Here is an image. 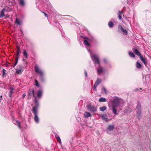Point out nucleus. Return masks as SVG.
Returning a JSON list of instances; mask_svg holds the SVG:
<instances>
[{"instance_id":"obj_1","label":"nucleus","mask_w":151,"mask_h":151,"mask_svg":"<svg viewBox=\"0 0 151 151\" xmlns=\"http://www.w3.org/2000/svg\"><path fill=\"white\" fill-rule=\"evenodd\" d=\"M32 94L35 98V106L33 107L32 111L34 115V119L36 123H38L39 122V119L38 116V108L39 106V103L37 100L36 96L35 95V90L34 89H33L32 91H29L28 95L29 96H31Z\"/></svg>"},{"instance_id":"obj_2","label":"nucleus","mask_w":151,"mask_h":151,"mask_svg":"<svg viewBox=\"0 0 151 151\" xmlns=\"http://www.w3.org/2000/svg\"><path fill=\"white\" fill-rule=\"evenodd\" d=\"M86 48L88 50V52L90 54L91 59L93 61L94 64H97L99 65H100V62L98 56L96 54H92L91 51L89 49L88 50L87 47Z\"/></svg>"},{"instance_id":"obj_3","label":"nucleus","mask_w":151,"mask_h":151,"mask_svg":"<svg viewBox=\"0 0 151 151\" xmlns=\"http://www.w3.org/2000/svg\"><path fill=\"white\" fill-rule=\"evenodd\" d=\"M137 110V117L139 120L141 117V106L140 102H138L137 105L136 107Z\"/></svg>"},{"instance_id":"obj_4","label":"nucleus","mask_w":151,"mask_h":151,"mask_svg":"<svg viewBox=\"0 0 151 151\" xmlns=\"http://www.w3.org/2000/svg\"><path fill=\"white\" fill-rule=\"evenodd\" d=\"M35 72L39 74L41 78H42L44 76V73L43 71L41 70L39 66L35 65Z\"/></svg>"},{"instance_id":"obj_5","label":"nucleus","mask_w":151,"mask_h":151,"mask_svg":"<svg viewBox=\"0 0 151 151\" xmlns=\"http://www.w3.org/2000/svg\"><path fill=\"white\" fill-rule=\"evenodd\" d=\"M86 107L88 111L93 113L97 111L96 107L92 104H88Z\"/></svg>"},{"instance_id":"obj_6","label":"nucleus","mask_w":151,"mask_h":151,"mask_svg":"<svg viewBox=\"0 0 151 151\" xmlns=\"http://www.w3.org/2000/svg\"><path fill=\"white\" fill-rule=\"evenodd\" d=\"M119 100L118 99H114L112 102V107H118L119 106Z\"/></svg>"},{"instance_id":"obj_7","label":"nucleus","mask_w":151,"mask_h":151,"mask_svg":"<svg viewBox=\"0 0 151 151\" xmlns=\"http://www.w3.org/2000/svg\"><path fill=\"white\" fill-rule=\"evenodd\" d=\"M118 28L119 31L122 32V34H123L125 35H127V30L124 29L121 25H118Z\"/></svg>"},{"instance_id":"obj_8","label":"nucleus","mask_w":151,"mask_h":151,"mask_svg":"<svg viewBox=\"0 0 151 151\" xmlns=\"http://www.w3.org/2000/svg\"><path fill=\"white\" fill-rule=\"evenodd\" d=\"M101 82L100 80L98 78L96 81L95 83H94L93 87V90L94 91H96V88L97 86Z\"/></svg>"},{"instance_id":"obj_9","label":"nucleus","mask_w":151,"mask_h":151,"mask_svg":"<svg viewBox=\"0 0 151 151\" xmlns=\"http://www.w3.org/2000/svg\"><path fill=\"white\" fill-rule=\"evenodd\" d=\"M114 128V125H110L106 129V132L109 134V131H112Z\"/></svg>"},{"instance_id":"obj_10","label":"nucleus","mask_w":151,"mask_h":151,"mask_svg":"<svg viewBox=\"0 0 151 151\" xmlns=\"http://www.w3.org/2000/svg\"><path fill=\"white\" fill-rule=\"evenodd\" d=\"M139 58L142 62L144 64L145 66H147V60L146 58H144L142 55L140 56Z\"/></svg>"},{"instance_id":"obj_11","label":"nucleus","mask_w":151,"mask_h":151,"mask_svg":"<svg viewBox=\"0 0 151 151\" xmlns=\"http://www.w3.org/2000/svg\"><path fill=\"white\" fill-rule=\"evenodd\" d=\"M132 51L136 55L138 56L139 57H140V56L142 55L141 53L137 49L133 48H132Z\"/></svg>"},{"instance_id":"obj_12","label":"nucleus","mask_w":151,"mask_h":151,"mask_svg":"<svg viewBox=\"0 0 151 151\" xmlns=\"http://www.w3.org/2000/svg\"><path fill=\"white\" fill-rule=\"evenodd\" d=\"M6 9L5 8H4L0 12V18H2L5 16V12L6 11Z\"/></svg>"},{"instance_id":"obj_13","label":"nucleus","mask_w":151,"mask_h":151,"mask_svg":"<svg viewBox=\"0 0 151 151\" xmlns=\"http://www.w3.org/2000/svg\"><path fill=\"white\" fill-rule=\"evenodd\" d=\"M13 122L14 124L17 125V127L20 129L21 128V127L19 121L18 120H13Z\"/></svg>"},{"instance_id":"obj_14","label":"nucleus","mask_w":151,"mask_h":151,"mask_svg":"<svg viewBox=\"0 0 151 151\" xmlns=\"http://www.w3.org/2000/svg\"><path fill=\"white\" fill-rule=\"evenodd\" d=\"M97 72L98 74L99 75H100L101 73L103 72V69L102 68L101 66L100 65H99V66L98 68L97 69Z\"/></svg>"},{"instance_id":"obj_15","label":"nucleus","mask_w":151,"mask_h":151,"mask_svg":"<svg viewBox=\"0 0 151 151\" xmlns=\"http://www.w3.org/2000/svg\"><path fill=\"white\" fill-rule=\"evenodd\" d=\"M9 89L10 91L9 92V96L10 98H11L12 94L13 93V91L14 90V89L12 87H10L9 88Z\"/></svg>"},{"instance_id":"obj_16","label":"nucleus","mask_w":151,"mask_h":151,"mask_svg":"<svg viewBox=\"0 0 151 151\" xmlns=\"http://www.w3.org/2000/svg\"><path fill=\"white\" fill-rule=\"evenodd\" d=\"M42 90H39L38 91L37 93V96L38 98H40L42 95Z\"/></svg>"},{"instance_id":"obj_17","label":"nucleus","mask_w":151,"mask_h":151,"mask_svg":"<svg viewBox=\"0 0 151 151\" xmlns=\"http://www.w3.org/2000/svg\"><path fill=\"white\" fill-rule=\"evenodd\" d=\"M19 3V5L22 6H24L25 5L24 0H18Z\"/></svg>"},{"instance_id":"obj_18","label":"nucleus","mask_w":151,"mask_h":151,"mask_svg":"<svg viewBox=\"0 0 151 151\" xmlns=\"http://www.w3.org/2000/svg\"><path fill=\"white\" fill-rule=\"evenodd\" d=\"M101 117L102 119L105 121L108 122V119L107 118V116L106 114H102L101 115Z\"/></svg>"},{"instance_id":"obj_19","label":"nucleus","mask_w":151,"mask_h":151,"mask_svg":"<svg viewBox=\"0 0 151 151\" xmlns=\"http://www.w3.org/2000/svg\"><path fill=\"white\" fill-rule=\"evenodd\" d=\"M83 42L85 45L86 46H87V47H89L90 44L86 40H83Z\"/></svg>"},{"instance_id":"obj_20","label":"nucleus","mask_w":151,"mask_h":151,"mask_svg":"<svg viewBox=\"0 0 151 151\" xmlns=\"http://www.w3.org/2000/svg\"><path fill=\"white\" fill-rule=\"evenodd\" d=\"M19 66L20 68L19 69H16V73L17 74H19L21 72V70H22V66L21 65H19Z\"/></svg>"},{"instance_id":"obj_21","label":"nucleus","mask_w":151,"mask_h":151,"mask_svg":"<svg viewBox=\"0 0 151 151\" xmlns=\"http://www.w3.org/2000/svg\"><path fill=\"white\" fill-rule=\"evenodd\" d=\"M136 66L137 68H140L142 67V65L139 63V61H137L136 64Z\"/></svg>"},{"instance_id":"obj_22","label":"nucleus","mask_w":151,"mask_h":151,"mask_svg":"<svg viewBox=\"0 0 151 151\" xmlns=\"http://www.w3.org/2000/svg\"><path fill=\"white\" fill-rule=\"evenodd\" d=\"M23 54L24 57L26 58H28V54L26 50H24L23 51Z\"/></svg>"},{"instance_id":"obj_23","label":"nucleus","mask_w":151,"mask_h":151,"mask_svg":"<svg viewBox=\"0 0 151 151\" xmlns=\"http://www.w3.org/2000/svg\"><path fill=\"white\" fill-rule=\"evenodd\" d=\"M16 22L17 24L19 25H21L22 23V21L17 18H16Z\"/></svg>"},{"instance_id":"obj_24","label":"nucleus","mask_w":151,"mask_h":151,"mask_svg":"<svg viewBox=\"0 0 151 151\" xmlns=\"http://www.w3.org/2000/svg\"><path fill=\"white\" fill-rule=\"evenodd\" d=\"M91 116V114L88 112H86L84 114V117H88Z\"/></svg>"},{"instance_id":"obj_25","label":"nucleus","mask_w":151,"mask_h":151,"mask_svg":"<svg viewBox=\"0 0 151 151\" xmlns=\"http://www.w3.org/2000/svg\"><path fill=\"white\" fill-rule=\"evenodd\" d=\"M55 137H56L57 141L59 142V143L61 144V141L59 136L58 135L56 134L55 135Z\"/></svg>"},{"instance_id":"obj_26","label":"nucleus","mask_w":151,"mask_h":151,"mask_svg":"<svg viewBox=\"0 0 151 151\" xmlns=\"http://www.w3.org/2000/svg\"><path fill=\"white\" fill-rule=\"evenodd\" d=\"M106 109V107L105 106L101 107L99 108V110L101 111H104Z\"/></svg>"},{"instance_id":"obj_27","label":"nucleus","mask_w":151,"mask_h":151,"mask_svg":"<svg viewBox=\"0 0 151 151\" xmlns=\"http://www.w3.org/2000/svg\"><path fill=\"white\" fill-rule=\"evenodd\" d=\"M106 101V99L105 98L101 97L99 100V101L100 102H105Z\"/></svg>"},{"instance_id":"obj_28","label":"nucleus","mask_w":151,"mask_h":151,"mask_svg":"<svg viewBox=\"0 0 151 151\" xmlns=\"http://www.w3.org/2000/svg\"><path fill=\"white\" fill-rule=\"evenodd\" d=\"M129 55L130 57L133 58H134L135 57V55L132 52H129Z\"/></svg>"},{"instance_id":"obj_29","label":"nucleus","mask_w":151,"mask_h":151,"mask_svg":"<svg viewBox=\"0 0 151 151\" xmlns=\"http://www.w3.org/2000/svg\"><path fill=\"white\" fill-rule=\"evenodd\" d=\"M20 52V49L19 47H17V57H19V54Z\"/></svg>"},{"instance_id":"obj_30","label":"nucleus","mask_w":151,"mask_h":151,"mask_svg":"<svg viewBox=\"0 0 151 151\" xmlns=\"http://www.w3.org/2000/svg\"><path fill=\"white\" fill-rule=\"evenodd\" d=\"M108 26L110 28H112L114 26V24L111 21H109L108 23Z\"/></svg>"},{"instance_id":"obj_31","label":"nucleus","mask_w":151,"mask_h":151,"mask_svg":"<svg viewBox=\"0 0 151 151\" xmlns=\"http://www.w3.org/2000/svg\"><path fill=\"white\" fill-rule=\"evenodd\" d=\"M115 107H112L113 112L114 114L116 115L117 114V112L115 108Z\"/></svg>"},{"instance_id":"obj_32","label":"nucleus","mask_w":151,"mask_h":151,"mask_svg":"<svg viewBox=\"0 0 151 151\" xmlns=\"http://www.w3.org/2000/svg\"><path fill=\"white\" fill-rule=\"evenodd\" d=\"M6 70L4 69H3L2 73V76L3 77L6 76V73H5Z\"/></svg>"},{"instance_id":"obj_33","label":"nucleus","mask_w":151,"mask_h":151,"mask_svg":"<svg viewBox=\"0 0 151 151\" xmlns=\"http://www.w3.org/2000/svg\"><path fill=\"white\" fill-rule=\"evenodd\" d=\"M35 83L36 86L38 87H39L40 85L38 81L36 80H35Z\"/></svg>"},{"instance_id":"obj_34","label":"nucleus","mask_w":151,"mask_h":151,"mask_svg":"<svg viewBox=\"0 0 151 151\" xmlns=\"http://www.w3.org/2000/svg\"><path fill=\"white\" fill-rule=\"evenodd\" d=\"M122 12L121 11H118V15H122Z\"/></svg>"},{"instance_id":"obj_35","label":"nucleus","mask_w":151,"mask_h":151,"mask_svg":"<svg viewBox=\"0 0 151 151\" xmlns=\"http://www.w3.org/2000/svg\"><path fill=\"white\" fill-rule=\"evenodd\" d=\"M103 61L105 63H106L107 62V61L106 59L104 58L103 59Z\"/></svg>"},{"instance_id":"obj_36","label":"nucleus","mask_w":151,"mask_h":151,"mask_svg":"<svg viewBox=\"0 0 151 151\" xmlns=\"http://www.w3.org/2000/svg\"><path fill=\"white\" fill-rule=\"evenodd\" d=\"M19 58V57H17V58L15 59V62L18 63Z\"/></svg>"},{"instance_id":"obj_37","label":"nucleus","mask_w":151,"mask_h":151,"mask_svg":"<svg viewBox=\"0 0 151 151\" xmlns=\"http://www.w3.org/2000/svg\"><path fill=\"white\" fill-rule=\"evenodd\" d=\"M102 90H104V91L105 93H106V90L104 88H102Z\"/></svg>"},{"instance_id":"obj_38","label":"nucleus","mask_w":151,"mask_h":151,"mask_svg":"<svg viewBox=\"0 0 151 151\" xmlns=\"http://www.w3.org/2000/svg\"><path fill=\"white\" fill-rule=\"evenodd\" d=\"M85 77H87V72L86 70H85Z\"/></svg>"},{"instance_id":"obj_39","label":"nucleus","mask_w":151,"mask_h":151,"mask_svg":"<svg viewBox=\"0 0 151 151\" xmlns=\"http://www.w3.org/2000/svg\"><path fill=\"white\" fill-rule=\"evenodd\" d=\"M119 18L120 20H121L122 19V16L121 15H118Z\"/></svg>"},{"instance_id":"obj_40","label":"nucleus","mask_w":151,"mask_h":151,"mask_svg":"<svg viewBox=\"0 0 151 151\" xmlns=\"http://www.w3.org/2000/svg\"><path fill=\"white\" fill-rule=\"evenodd\" d=\"M25 96H26L25 94V93H24L23 94L22 96L23 98H24L25 97Z\"/></svg>"},{"instance_id":"obj_41","label":"nucleus","mask_w":151,"mask_h":151,"mask_svg":"<svg viewBox=\"0 0 151 151\" xmlns=\"http://www.w3.org/2000/svg\"><path fill=\"white\" fill-rule=\"evenodd\" d=\"M42 12L44 14V15L46 17H47V15L46 13H45V12Z\"/></svg>"},{"instance_id":"obj_42","label":"nucleus","mask_w":151,"mask_h":151,"mask_svg":"<svg viewBox=\"0 0 151 151\" xmlns=\"http://www.w3.org/2000/svg\"><path fill=\"white\" fill-rule=\"evenodd\" d=\"M81 37L82 38H85V39H86V37H83V36H81Z\"/></svg>"},{"instance_id":"obj_43","label":"nucleus","mask_w":151,"mask_h":151,"mask_svg":"<svg viewBox=\"0 0 151 151\" xmlns=\"http://www.w3.org/2000/svg\"><path fill=\"white\" fill-rule=\"evenodd\" d=\"M18 63L17 62H15V63H14V64H15V65H16Z\"/></svg>"},{"instance_id":"obj_44","label":"nucleus","mask_w":151,"mask_h":151,"mask_svg":"<svg viewBox=\"0 0 151 151\" xmlns=\"http://www.w3.org/2000/svg\"><path fill=\"white\" fill-rule=\"evenodd\" d=\"M139 90V89H136V91H138V90Z\"/></svg>"},{"instance_id":"obj_45","label":"nucleus","mask_w":151,"mask_h":151,"mask_svg":"<svg viewBox=\"0 0 151 151\" xmlns=\"http://www.w3.org/2000/svg\"><path fill=\"white\" fill-rule=\"evenodd\" d=\"M16 65H15V64H14V65L13 66V68H14Z\"/></svg>"},{"instance_id":"obj_46","label":"nucleus","mask_w":151,"mask_h":151,"mask_svg":"<svg viewBox=\"0 0 151 151\" xmlns=\"http://www.w3.org/2000/svg\"><path fill=\"white\" fill-rule=\"evenodd\" d=\"M62 36L63 37V33H62Z\"/></svg>"},{"instance_id":"obj_47","label":"nucleus","mask_w":151,"mask_h":151,"mask_svg":"<svg viewBox=\"0 0 151 151\" xmlns=\"http://www.w3.org/2000/svg\"><path fill=\"white\" fill-rule=\"evenodd\" d=\"M139 89L140 90H141L142 89V88H140Z\"/></svg>"}]
</instances>
